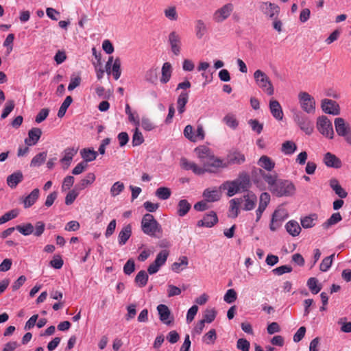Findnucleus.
Returning <instances> with one entry per match:
<instances>
[{
    "label": "nucleus",
    "instance_id": "obj_9",
    "mask_svg": "<svg viewBox=\"0 0 351 351\" xmlns=\"http://www.w3.org/2000/svg\"><path fill=\"white\" fill-rule=\"evenodd\" d=\"M180 165L182 169L185 170H191L194 173L197 175H202L205 172L213 171L211 169H202V167L197 166L195 162L189 161L185 158H181Z\"/></svg>",
    "mask_w": 351,
    "mask_h": 351
},
{
    "label": "nucleus",
    "instance_id": "obj_48",
    "mask_svg": "<svg viewBox=\"0 0 351 351\" xmlns=\"http://www.w3.org/2000/svg\"><path fill=\"white\" fill-rule=\"evenodd\" d=\"M335 254L334 253V254H331L330 256L325 257L322 260V261L319 265V269L322 271H327L330 269V267L332 265V261H333V258H335Z\"/></svg>",
    "mask_w": 351,
    "mask_h": 351
},
{
    "label": "nucleus",
    "instance_id": "obj_8",
    "mask_svg": "<svg viewBox=\"0 0 351 351\" xmlns=\"http://www.w3.org/2000/svg\"><path fill=\"white\" fill-rule=\"evenodd\" d=\"M334 124L337 135L343 137L344 139H346L351 132V128L350 125L341 117L335 118Z\"/></svg>",
    "mask_w": 351,
    "mask_h": 351
},
{
    "label": "nucleus",
    "instance_id": "obj_44",
    "mask_svg": "<svg viewBox=\"0 0 351 351\" xmlns=\"http://www.w3.org/2000/svg\"><path fill=\"white\" fill-rule=\"evenodd\" d=\"M47 158V152H43L36 154L32 160L30 162L31 167H39L46 160Z\"/></svg>",
    "mask_w": 351,
    "mask_h": 351
},
{
    "label": "nucleus",
    "instance_id": "obj_13",
    "mask_svg": "<svg viewBox=\"0 0 351 351\" xmlns=\"http://www.w3.org/2000/svg\"><path fill=\"white\" fill-rule=\"evenodd\" d=\"M263 12L271 19H274L280 12V8L275 3L263 2L261 5Z\"/></svg>",
    "mask_w": 351,
    "mask_h": 351
},
{
    "label": "nucleus",
    "instance_id": "obj_3",
    "mask_svg": "<svg viewBox=\"0 0 351 351\" xmlns=\"http://www.w3.org/2000/svg\"><path fill=\"white\" fill-rule=\"evenodd\" d=\"M254 78L256 84L268 95H273L274 88L269 77L261 70H256L254 73Z\"/></svg>",
    "mask_w": 351,
    "mask_h": 351
},
{
    "label": "nucleus",
    "instance_id": "obj_64",
    "mask_svg": "<svg viewBox=\"0 0 351 351\" xmlns=\"http://www.w3.org/2000/svg\"><path fill=\"white\" fill-rule=\"evenodd\" d=\"M49 110L47 108H43L36 117L35 121L38 123L43 122L49 115Z\"/></svg>",
    "mask_w": 351,
    "mask_h": 351
},
{
    "label": "nucleus",
    "instance_id": "obj_25",
    "mask_svg": "<svg viewBox=\"0 0 351 351\" xmlns=\"http://www.w3.org/2000/svg\"><path fill=\"white\" fill-rule=\"evenodd\" d=\"M132 235V226L128 224L125 226L120 231L118 236V241L120 245H123Z\"/></svg>",
    "mask_w": 351,
    "mask_h": 351
},
{
    "label": "nucleus",
    "instance_id": "obj_12",
    "mask_svg": "<svg viewBox=\"0 0 351 351\" xmlns=\"http://www.w3.org/2000/svg\"><path fill=\"white\" fill-rule=\"evenodd\" d=\"M218 222V217L215 212L210 211L205 215L202 219L197 221L198 227L211 228Z\"/></svg>",
    "mask_w": 351,
    "mask_h": 351
},
{
    "label": "nucleus",
    "instance_id": "obj_7",
    "mask_svg": "<svg viewBox=\"0 0 351 351\" xmlns=\"http://www.w3.org/2000/svg\"><path fill=\"white\" fill-rule=\"evenodd\" d=\"M234 6L232 3H227L217 10L213 14V19L217 23H221L227 19L232 12Z\"/></svg>",
    "mask_w": 351,
    "mask_h": 351
},
{
    "label": "nucleus",
    "instance_id": "obj_59",
    "mask_svg": "<svg viewBox=\"0 0 351 351\" xmlns=\"http://www.w3.org/2000/svg\"><path fill=\"white\" fill-rule=\"evenodd\" d=\"M135 269L134 261L129 259L123 266V271L126 275H130Z\"/></svg>",
    "mask_w": 351,
    "mask_h": 351
},
{
    "label": "nucleus",
    "instance_id": "obj_55",
    "mask_svg": "<svg viewBox=\"0 0 351 351\" xmlns=\"http://www.w3.org/2000/svg\"><path fill=\"white\" fill-rule=\"evenodd\" d=\"M237 298V293L234 289H228L223 296V300L228 304L234 302Z\"/></svg>",
    "mask_w": 351,
    "mask_h": 351
},
{
    "label": "nucleus",
    "instance_id": "obj_34",
    "mask_svg": "<svg viewBox=\"0 0 351 351\" xmlns=\"http://www.w3.org/2000/svg\"><path fill=\"white\" fill-rule=\"evenodd\" d=\"M81 156L86 162L93 161L97 156V152L88 148L82 149L80 151Z\"/></svg>",
    "mask_w": 351,
    "mask_h": 351
},
{
    "label": "nucleus",
    "instance_id": "obj_36",
    "mask_svg": "<svg viewBox=\"0 0 351 351\" xmlns=\"http://www.w3.org/2000/svg\"><path fill=\"white\" fill-rule=\"evenodd\" d=\"M243 203V198H234L230 201V212L235 218L239 215V206Z\"/></svg>",
    "mask_w": 351,
    "mask_h": 351
},
{
    "label": "nucleus",
    "instance_id": "obj_10",
    "mask_svg": "<svg viewBox=\"0 0 351 351\" xmlns=\"http://www.w3.org/2000/svg\"><path fill=\"white\" fill-rule=\"evenodd\" d=\"M168 42L171 46V49L175 56H178L181 49V38L176 32H171L168 36Z\"/></svg>",
    "mask_w": 351,
    "mask_h": 351
},
{
    "label": "nucleus",
    "instance_id": "obj_20",
    "mask_svg": "<svg viewBox=\"0 0 351 351\" xmlns=\"http://www.w3.org/2000/svg\"><path fill=\"white\" fill-rule=\"evenodd\" d=\"M40 191L38 189H34L28 195L22 198V203L25 208H28L33 206L39 197Z\"/></svg>",
    "mask_w": 351,
    "mask_h": 351
},
{
    "label": "nucleus",
    "instance_id": "obj_40",
    "mask_svg": "<svg viewBox=\"0 0 351 351\" xmlns=\"http://www.w3.org/2000/svg\"><path fill=\"white\" fill-rule=\"evenodd\" d=\"M322 288V284L319 283L316 278H308V289L313 294L318 293Z\"/></svg>",
    "mask_w": 351,
    "mask_h": 351
},
{
    "label": "nucleus",
    "instance_id": "obj_17",
    "mask_svg": "<svg viewBox=\"0 0 351 351\" xmlns=\"http://www.w3.org/2000/svg\"><path fill=\"white\" fill-rule=\"evenodd\" d=\"M42 135L40 128H33L28 132V138L25 139V143L28 146L36 145Z\"/></svg>",
    "mask_w": 351,
    "mask_h": 351
},
{
    "label": "nucleus",
    "instance_id": "obj_28",
    "mask_svg": "<svg viewBox=\"0 0 351 351\" xmlns=\"http://www.w3.org/2000/svg\"><path fill=\"white\" fill-rule=\"evenodd\" d=\"M78 149L74 147H67L64 150V156L60 160L62 163L69 167L73 160V156L77 154Z\"/></svg>",
    "mask_w": 351,
    "mask_h": 351
},
{
    "label": "nucleus",
    "instance_id": "obj_60",
    "mask_svg": "<svg viewBox=\"0 0 351 351\" xmlns=\"http://www.w3.org/2000/svg\"><path fill=\"white\" fill-rule=\"evenodd\" d=\"M141 127L146 131H151L155 128L154 123L147 117H143L141 123Z\"/></svg>",
    "mask_w": 351,
    "mask_h": 351
},
{
    "label": "nucleus",
    "instance_id": "obj_57",
    "mask_svg": "<svg viewBox=\"0 0 351 351\" xmlns=\"http://www.w3.org/2000/svg\"><path fill=\"white\" fill-rule=\"evenodd\" d=\"M248 124L250 125L252 130L257 134H261L263 129V125L256 119H250Z\"/></svg>",
    "mask_w": 351,
    "mask_h": 351
},
{
    "label": "nucleus",
    "instance_id": "obj_33",
    "mask_svg": "<svg viewBox=\"0 0 351 351\" xmlns=\"http://www.w3.org/2000/svg\"><path fill=\"white\" fill-rule=\"evenodd\" d=\"M203 196L205 200L208 202H214L220 199V194L217 190H210L209 189L204 190Z\"/></svg>",
    "mask_w": 351,
    "mask_h": 351
},
{
    "label": "nucleus",
    "instance_id": "obj_42",
    "mask_svg": "<svg viewBox=\"0 0 351 351\" xmlns=\"http://www.w3.org/2000/svg\"><path fill=\"white\" fill-rule=\"evenodd\" d=\"M155 195L162 200L169 199L171 195V191L169 188L162 186L157 189Z\"/></svg>",
    "mask_w": 351,
    "mask_h": 351
},
{
    "label": "nucleus",
    "instance_id": "obj_15",
    "mask_svg": "<svg viewBox=\"0 0 351 351\" xmlns=\"http://www.w3.org/2000/svg\"><path fill=\"white\" fill-rule=\"evenodd\" d=\"M228 167V164H225V162L219 158H216L213 154H211L210 157L208 160L203 165L202 169H208L213 170L212 168H225Z\"/></svg>",
    "mask_w": 351,
    "mask_h": 351
},
{
    "label": "nucleus",
    "instance_id": "obj_52",
    "mask_svg": "<svg viewBox=\"0 0 351 351\" xmlns=\"http://www.w3.org/2000/svg\"><path fill=\"white\" fill-rule=\"evenodd\" d=\"M19 212L16 209H13L9 212L5 213L0 217V225L12 219L17 217Z\"/></svg>",
    "mask_w": 351,
    "mask_h": 351
},
{
    "label": "nucleus",
    "instance_id": "obj_22",
    "mask_svg": "<svg viewBox=\"0 0 351 351\" xmlns=\"http://www.w3.org/2000/svg\"><path fill=\"white\" fill-rule=\"evenodd\" d=\"M23 175L21 171H17L8 176L7 178V184L11 189H15L16 186L23 181Z\"/></svg>",
    "mask_w": 351,
    "mask_h": 351
},
{
    "label": "nucleus",
    "instance_id": "obj_43",
    "mask_svg": "<svg viewBox=\"0 0 351 351\" xmlns=\"http://www.w3.org/2000/svg\"><path fill=\"white\" fill-rule=\"evenodd\" d=\"M95 180V176L93 173H88L84 178L81 180L77 187L79 190L85 189L88 185L91 184Z\"/></svg>",
    "mask_w": 351,
    "mask_h": 351
},
{
    "label": "nucleus",
    "instance_id": "obj_63",
    "mask_svg": "<svg viewBox=\"0 0 351 351\" xmlns=\"http://www.w3.org/2000/svg\"><path fill=\"white\" fill-rule=\"evenodd\" d=\"M250 346V342L245 339L241 338L237 341V347L241 351H249Z\"/></svg>",
    "mask_w": 351,
    "mask_h": 351
},
{
    "label": "nucleus",
    "instance_id": "obj_26",
    "mask_svg": "<svg viewBox=\"0 0 351 351\" xmlns=\"http://www.w3.org/2000/svg\"><path fill=\"white\" fill-rule=\"evenodd\" d=\"M189 101V93L182 91L177 99V108L179 114H182L185 111V106Z\"/></svg>",
    "mask_w": 351,
    "mask_h": 351
},
{
    "label": "nucleus",
    "instance_id": "obj_49",
    "mask_svg": "<svg viewBox=\"0 0 351 351\" xmlns=\"http://www.w3.org/2000/svg\"><path fill=\"white\" fill-rule=\"evenodd\" d=\"M144 142L142 133L139 131L138 127H136L132 136V143L134 147L138 146Z\"/></svg>",
    "mask_w": 351,
    "mask_h": 351
},
{
    "label": "nucleus",
    "instance_id": "obj_38",
    "mask_svg": "<svg viewBox=\"0 0 351 351\" xmlns=\"http://www.w3.org/2000/svg\"><path fill=\"white\" fill-rule=\"evenodd\" d=\"M287 231L293 237H295L299 234L301 228L297 221H289L286 224Z\"/></svg>",
    "mask_w": 351,
    "mask_h": 351
},
{
    "label": "nucleus",
    "instance_id": "obj_18",
    "mask_svg": "<svg viewBox=\"0 0 351 351\" xmlns=\"http://www.w3.org/2000/svg\"><path fill=\"white\" fill-rule=\"evenodd\" d=\"M241 198H243V202L244 203L243 206L244 210H252L254 208L257 201V197L254 193L248 192Z\"/></svg>",
    "mask_w": 351,
    "mask_h": 351
},
{
    "label": "nucleus",
    "instance_id": "obj_27",
    "mask_svg": "<svg viewBox=\"0 0 351 351\" xmlns=\"http://www.w3.org/2000/svg\"><path fill=\"white\" fill-rule=\"evenodd\" d=\"M221 189H227V195L228 197H232L235 194L238 193L239 192L241 191L239 186L237 184H234V180L232 181H226L224 183H223L221 186Z\"/></svg>",
    "mask_w": 351,
    "mask_h": 351
},
{
    "label": "nucleus",
    "instance_id": "obj_31",
    "mask_svg": "<svg viewBox=\"0 0 351 351\" xmlns=\"http://www.w3.org/2000/svg\"><path fill=\"white\" fill-rule=\"evenodd\" d=\"M191 208V204L186 199H181L178 204L177 214L180 217L185 216Z\"/></svg>",
    "mask_w": 351,
    "mask_h": 351
},
{
    "label": "nucleus",
    "instance_id": "obj_35",
    "mask_svg": "<svg viewBox=\"0 0 351 351\" xmlns=\"http://www.w3.org/2000/svg\"><path fill=\"white\" fill-rule=\"evenodd\" d=\"M296 149L297 146L293 141H287L282 144L281 152L285 155H291Z\"/></svg>",
    "mask_w": 351,
    "mask_h": 351
},
{
    "label": "nucleus",
    "instance_id": "obj_47",
    "mask_svg": "<svg viewBox=\"0 0 351 351\" xmlns=\"http://www.w3.org/2000/svg\"><path fill=\"white\" fill-rule=\"evenodd\" d=\"M223 122L230 128L236 129L238 127L239 122L237 120L235 116L232 114H226L223 119Z\"/></svg>",
    "mask_w": 351,
    "mask_h": 351
},
{
    "label": "nucleus",
    "instance_id": "obj_45",
    "mask_svg": "<svg viewBox=\"0 0 351 351\" xmlns=\"http://www.w3.org/2000/svg\"><path fill=\"white\" fill-rule=\"evenodd\" d=\"M73 101V98L71 96H67L63 103L62 104L61 106L59 108V110L58 112V117L60 118H62L64 116L67 108L69 107V106L71 104Z\"/></svg>",
    "mask_w": 351,
    "mask_h": 351
},
{
    "label": "nucleus",
    "instance_id": "obj_5",
    "mask_svg": "<svg viewBox=\"0 0 351 351\" xmlns=\"http://www.w3.org/2000/svg\"><path fill=\"white\" fill-rule=\"evenodd\" d=\"M169 252L167 250L160 251L156 256L155 261L149 265L147 271L149 274H154L158 272L160 267L167 261Z\"/></svg>",
    "mask_w": 351,
    "mask_h": 351
},
{
    "label": "nucleus",
    "instance_id": "obj_61",
    "mask_svg": "<svg viewBox=\"0 0 351 351\" xmlns=\"http://www.w3.org/2000/svg\"><path fill=\"white\" fill-rule=\"evenodd\" d=\"M292 271V267L289 265H282L276 267L272 270V272L278 276L282 275L286 273H289Z\"/></svg>",
    "mask_w": 351,
    "mask_h": 351
},
{
    "label": "nucleus",
    "instance_id": "obj_58",
    "mask_svg": "<svg viewBox=\"0 0 351 351\" xmlns=\"http://www.w3.org/2000/svg\"><path fill=\"white\" fill-rule=\"evenodd\" d=\"M216 314L217 312L215 309H206L204 312V319L202 320L207 323H211L215 320Z\"/></svg>",
    "mask_w": 351,
    "mask_h": 351
},
{
    "label": "nucleus",
    "instance_id": "obj_37",
    "mask_svg": "<svg viewBox=\"0 0 351 351\" xmlns=\"http://www.w3.org/2000/svg\"><path fill=\"white\" fill-rule=\"evenodd\" d=\"M148 275L145 270H141L135 277L134 281L139 287H144L148 281Z\"/></svg>",
    "mask_w": 351,
    "mask_h": 351
},
{
    "label": "nucleus",
    "instance_id": "obj_41",
    "mask_svg": "<svg viewBox=\"0 0 351 351\" xmlns=\"http://www.w3.org/2000/svg\"><path fill=\"white\" fill-rule=\"evenodd\" d=\"M16 230L23 235L27 236L34 232V228L31 223H27L23 225L16 226Z\"/></svg>",
    "mask_w": 351,
    "mask_h": 351
},
{
    "label": "nucleus",
    "instance_id": "obj_4",
    "mask_svg": "<svg viewBox=\"0 0 351 351\" xmlns=\"http://www.w3.org/2000/svg\"><path fill=\"white\" fill-rule=\"evenodd\" d=\"M316 128L318 132L326 138L332 139L334 138V130L332 121L325 115L317 117Z\"/></svg>",
    "mask_w": 351,
    "mask_h": 351
},
{
    "label": "nucleus",
    "instance_id": "obj_46",
    "mask_svg": "<svg viewBox=\"0 0 351 351\" xmlns=\"http://www.w3.org/2000/svg\"><path fill=\"white\" fill-rule=\"evenodd\" d=\"M178 261V262H175L171 265L172 270L176 273H178L180 270L183 269L182 268L180 269L181 266L186 267L189 263L188 258L185 256L180 257Z\"/></svg>",
    "mask_w": 351,
    "mask_h": 351
},
{
    "label": "nucleus",
    "instance_id": "obj_30",
    "mask_svg": "<svg viewBox=\"0 0 351 351\" xmlns=\"http://www.w3.org/2000/svg\"><path fill=\"white\" fill-rule=\"evenodd\" d=\"M258 165L268 171H271L275 167V162L269 157L265 155L259 158Z\"/></svg>",
    "mask_w": 351,
    "mask_h": 351
},
{
    "label": "nucleus",
    "instance_id": "obj_62",
    "mask_svg": "<svg viewBox=\"0 0 351 351\" xmlns=\"http://www.w3.org/2000/svg\"><path fill=\"white\" fill-rule=\"evenodd\" d=\"M79 193L75 190L73 189L68 193L65 197V204L66 205H71L77 198Z\"/></svg>",
    "mask_w": 351,
    "mask_h": 351
},
{
    "label": "nucleus",
    "instance_id": "obj_53",
    "mask_svg": "<svg viewBox=\"0 0 351 351\" xmlns=\"http://www.w3.org/2000/svg\"><path fill=\"white\" fill-rule=\"evenodd\" d=\"M112 72L114 80H117L121 76V62L119 58H116L112 67Z\"/></svg>",
    "mask_w": 351,
    "mask_h": 351
},
{
    "label": "nucleus",
    "instance_id": "obj_21",
    "mask_svg": "<svg viewBox=\"0 0 351 351\" xmlns=\"http://www.w3.org/2000/svg\"><path fill=\"white\" fill-rule=\"evenodd\" d=\"M245 160L244 154L239 152H234L230 153L228 156L225 164H228V166L230 165H241Z\"/></svg>",
    "mask_w": 351,
    "mask_h": 351
},
{
    "label": "nucleus",
    "instance_id": "obj_6",
    "mask_svg": "<svg viewBox=\"0 0 351 351\" xmlns=\"http://www.w3.org/2000/svg\"><path fill=\"white\" fill-rule=\"evenodd\" d=\"M321 108L325 114L337 116L340 114L341 108L339 104L335 100L323 99L321 102Z\"/></svg>",
    "mask_w": 351,
    "mask_h": 351
},
{
    "label": "nucleus",
    "instance_id": "obj_29",
    "mask_svg": "<svg viewBox=\"0 0 351 351\" xmlns=\"http://www.w3.org/2000/svg\"><path fill=\"white\" fill-rule=\"evenodd\" d=\"M342 220V217L341 214L337 213H334L331 215V216L322 223V227L324 230H328L331 226L338 223Z\"/></svg>",
    "mask_w": 351,
    "mask_h": 351
},
{
    "label": "nucleus",
    "instance_id": "obj_16",
    "mask_svg": "<svg viewBox=\"0 0 351 351\" xmlns=\"http://www.w3.org/2000/svg\"><path fill=\"white\" fill-rule=\"evenodd\" d=\"M234 184H237L241 191H246L250 186V177L247 173L242 172L234 180Z\"/></svg>",
    "mask_w": 351,
    "mask_h": 351
},
{
    "label": "nucleus",
    "instance_id": "obj_51",
    "mask_svg": "<svg viewBox=\"0 0 351 351\" xmlns=\"http://www.w3.org/2000/svg\"><path fill=\"white\" fill-rule=\"evenodd\" d=\"M15 106L14 100H8L5 104L3 112L1 115L2 119H5L10 113L14 110Z\"/></svg>",
    "mask_w": 351,
    "mask_h": 351
},
{
    "label": "nucleus",
    "instance_id": "obj_50",
    "mask_svg": "<svg viewBox=\"0 0 351 351\" xmlns=\"http://www.w3.org/2000/svg\"><path fill=\"white\" fill-rule=\"evenodd\" d=\"M274 219H276L280 223L287 218L288 213L287 210L283 208H278L276 209L272 215Z\"/></svg>",
    "mask_w": 351,
    "mask_h": 351
},
{
    "label": "nucleus",
    "instance_id": "obj_32",
    "mask_svg": "<svg viewBox=\"0 0 351 351\" xmlns=\"http://www.w3.org/2000/svg\"><path fill=\"white\" fill-rule=\"evenodd\" d=\"M162 77L160 82L162 84L167 83L171 76L172 67L169 62H165L162 67Z\"/></svg>",
    "mask_w": 351,
    "mask_h": 351
},
{
    "label": "nucleus",
    "instance_id": "obj_54",
    "mask_svg": "<svg viewBox=\"0 0 351 351\" xmlns=\"http://www.w3.org/2000/svg\"><path fill=\"white\" fill-rule=\"evenodd\" d=\"M124 189V184L121 182H116L110 188V194L112 197H115L121 193Z\"/></svg>",
    "mask_w": 351,
    "mask_h": 351
},
{
    "label": "nucleus",
    "instance_id": "obj_19",
    "mask_svg": "<svg viewBox=\"0 0 351 351\" xmlns=\"http://www.w3.org/2000/svg\"><path fill=\"white\" fill-rule=\"evenodd\" d=\"M269 106L272 116L277 120H282L284 114L280 103L277 100L271 99Z\"/></svg>",
    "mask_w": 351,
    "mask_h": 351
},
{
    "label": "nucleus",
    "instance_id": "obj_1",
    "mask_svg": "<svg viewBox=\"0 0 351 351\" xmlns=\"http://www.w3.org/2000/svg\"><path fill=\"white\" fill-rule=\"evenodd\" d=\"M141 230L144 234L155 238L162 236V228L154 217L149 213L143 215L141 220Z\"/></svg>",
    "mask_w": 351,
    "mask_h": 351
},
{
    "label": "nucleus",
    "instance_id": "obj_39",
    "mask_svg": "<svg viewBox=\"0 0 351 351\" xmlns=\"http://www.w3.org/2000/svg\"><path fill=\"white\" fill-rule=\"evenodd\" d=\"M195 29L196 36L198 38H202L205 35L207 30L206 24L201 19L197 20L195 21Z\"/></svg>",
    "mask_w": 351,
    "mask_h": 351
},
{
    "label": "nucleus",
    "instance_id": "obj_24",
    "mask_svg": "<svg viewBox=\"0 0 351 351\" xmlns=\"http://www.w3.org/2000/svg\"><path fill=\"white\" fill-rule=\"evenodd\" d=\"M197 157L199 158L201 162L204 165L206 160L209 159L213 152L206 146L202 145L195 149Z\"/></svg>",
    "mask_w": 351,
    "mask_h": 351
},
{
    "label": "nucleus",
    "instance_id": "obj_23",
    "mask_svg": "<svg viewBox=\"0 0 351 351\" xmlns=\"http://www.w3.org/2000/svg\"><path fill=\"white\" fill-rule=\"evenodd\" d=\"M260 175L263 178V180L267 183L268 184V189L271 191V189H272V186H274L275 184L278 181V175L276 173H267L262 169H260Z\"/></svg>",
    "mask_w": 351,
    "mask_h": 351
},
{
    "label": "nucleus",
    "instance_id": "obj_2",
    "mask_svg": "<svg viewBox=\"0 0 351 351\" xmlns=\"http://www.w3.org/2000/svg\"><path fill=\"white\" fill-rule=\"evenodd\" d=\"M295 186L289 180H278L274 186L271 189V193L277 196H289L294 193Z\"/></svg>",
    "mask_w": 351,
    "mask_h": 351
},
{
    "label": "nucleus",
    "instance_id": "obj_14",
    "mask_svg": "<svg viewBox=\"0 0 351 351\" xmlns=\"http://www.w3.org/2000/svg\"><path fill=\"white\" fill-rule=\"evenodd\" d=\"M160 320L167 324L169 325L173 321V317L171 316V311L168 306L165 304H159L157 306Z\"/></svg>",
    "mask_w": 351,
    "mask_h": 351
},
{
    "label": "nucleus",
    "instance_id": "obj_11",
    "mask_svg": "<svg viewBox=\"0 0 351 351\" xmlns=\"http://www.w3.org/2000/svg\"><path fill=\"white\" fill-rule=\"evenodd\" d=\"M323 162L326 167L330 168L340 169L342 167L340 158L331 152H327L324 155Z\"/></svg>",
    "mask_w": 351,
    "mask_h": 351
},
{
    "label": "nucleus",
    "instance_id": "obj_56",
    "mask_svg": "<svg viewBox=\"0 0 351 351\" xmlns=\"http://www.w3.org/2000/svg\"><path fill=\"white\" fill-rule=\"evenodd\" d=\"M165 16L171 21H176L178 19V14L175 6L169 7L164 11Z\"/></svg>",
    "mask_w": 351,
    "mask_h": 351
}]
</instances>
